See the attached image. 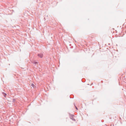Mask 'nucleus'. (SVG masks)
<instances>
[{"label": "nucleus", "mask_w": 126, "mask_h": 126, "mask_svg": "<svg viewBox=\"0 0 126 126\" xmlns=\"http://www.w3.org/2000/svg\"><path fill=\"white\" fill-rule=\"evenodd\" d=\"M15 99H14V98H13V102H15Z\"/></svg>", "instance_id": "6"}, {"label": "nucleus", "mask_w": 126, "mask_h": 126, "mask_svg": "<svg viewBox=\"0 0 126 126\" xmlns=\"http://www.w3.org/2000/svg\"><path fill=\"white\" fill-rule=\"evenodd\" d=\"M69 116L71 119H72L74 121H75V119L74 118H73L74 117V115L70 114Z\"/></svg>", "instance_id": "1"}, {"label": "nucleus", "mask_w": 126, "mask_h": 126, "mask_svg": "<svg viewBox=\"0 0 126 126\" xmlns=\"http://www.w3.org/2000/svg\"><path fill=\"white\" fill-rule=\"evenodd\" d=\"M32 63L34 64V66H35L37 64H38V63L37 62H36L34 61H32Z\"/></svg>", "instance_id": "3"}, {"label": "nucleus", "mask_w": 126, "mask_h": 126, "mask_svg": "<svg viewBox=\"0 0 126 126\" xmlns=\"http://www.w3.org/2000/svg\"><path fill=\"white\" fill-rule=\"evenodd\" d=\"M37 56L40 58H42L43 57V54L42 53H40L37 54Z\"/></svg>", "instance_id": "2"}, {"label": "nucleus", "mask_w": 126, "mask_h": 126, "mask_svg": "<svg viewBox=\"0 0 126 126\" xmlns=\"http://www.w3.org/2000/svg\"><path fill=\"white\" fill-rule=\"evenodd\" d=\"M70 98H73L72 97H70Z\"/></svg>", "instance_id": "8"}, {"label": "nucleus", "mask_w": 126, "mask_h": 126, "mask_svg": "<svg viewBox=\"0 0 126 126\" xmlns=\"http://www.w3.org/2000/svg\"><path fill=\"white\" fill-rule=\"evenodd\" d=\"M31 86L34 88H35L36 87V86L34 85V84H33V83H32L31 85Z\"/></svg>", "instance_id": "4"}, {"label": "nucleus", "mask_w": 126, "mask_h": 126, "mask_svg": "<svg viewBox=\"0 0 126 126\" xmlns=\"http://www.w3.org/2000/svg\"><path fill=\"white\" fill-rule=\"evenodd\" d=\"M2 94L4 96V97H6V96L7 95L4 92H2Z\"/></svg>", "instance_id": "5"}, {"label": "nucleus", "mask_w": 126, "mask_h": 126, "mask_svg": "<svg viewBox=\"0 0 126 126\" xmlns=\"http://www.w3.org/2000/svg\"><path fill=\"white\" fill-rule=\"evenodd\" d=\"M75 108H76V109L77 110H78V109L75 106Z\"/></svg>", "instance_id": "7"}]
</instances>
